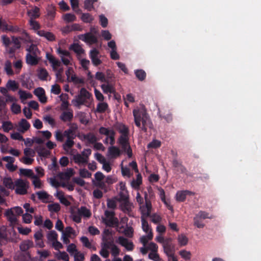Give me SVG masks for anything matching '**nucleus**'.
Returning a JSON list of instances; mask_svg holds the SVG:
<instances>
[{"mask_svg":"<svg viewBox=\"0 0 261 261\" xmlns=\"http://www.w3.org/2000/svg\"><path fill=\"white\" fill-rule=\"evenodd\" d=\"M135 122L136 125L144 131L147 127L151 128L152 126L146 110L143 107L136 109L133 111Z\"/></svg>","mask_w":261,"mask_h":261,"instance_id":"1","label":"nucleus"},{"mask_svg":"<svg viewBox=\"0 0 261 261\" xmlns=\"http://www.w3.org/2000/svg\"><path fill=\"white\" fill-rule=\"evenodd\" d=\"M93 101L92 95L85 88L80 89L78 95L72 100V105L77 109H80L81 106L84 105L87 107H90Z\"/></svg>","mask_w":261,"mask_h":261,"instance_id":"2","label":"nucleus"},{"mask_svg":"<svg viewBox=\"0 0 261 261\" xmlns=\"http://www.w3.org/2000/svg\"><path fill=\"white\" fill-rule=\"evenodd\" d=\"M90 210L85 206H81L71 210V218L76 223L81 222L82 217L84 219H88L91 216Z\"/></svg>","mask_w":261,"mask_h":261,"instance_id":"3","label":"nucleus"},{"mask_svg":"<svg viewBox=\"0 0 261 261\" xmlns=\"http://www.w3.org/2000/svg\"><path fill=\"white\" fill-rule=\"evenodd\" d=\"M145 203H144L143 199L140 193L138 192L136 196L137 201L140 205V208L143 216H149L151 212V204L147 198V194L145 193Z\"/></svg>","mask_w":261,"mask_h":261,"instance_id":"4","label":"nucleus"},{"mask_svg":"<svg viewBox=\"0 0 261 261\" xmlns=\"http://www.w3.org/2000/svg\"><path fill=\"white\" fill-rule=\"evenodd\" d=\"M47 243L56 250H59L63 248L61 243L58 240V235L57 233L52 230L49 231L46 236Z\"/></svg>","mask_w":261,"mask_h":261,"instance_id":"5","label":"nucleus"},{"mask_svg":"<svg viewBox=\"0 0 261 261\" xmlns=\"http://www.w3.org/2000/svg\"><path fill=\"white\" fill-rule=\"evenodd\" d=\"M91 154V149H84L81 153H77L74 155L73 160L74 162L79 165H85L88 163L89 156Z\"/></svg>","mask_w":261,"mask_h":261,"instance_id":"6","label":"nucleus"},{"mask_svg":"<svg viewBox=\"0 0 261 261\" xmlns=\"http://www.w3.org/2000/svg\"><path fill=\"white\" fill-rule=\"evenodd\" d=\"M29 184L27 180L18 179L15 181L14 190L15 193L19 195H24L27 193Z\"/></svg>","mask_w":261,"mask_h":261,"instance_id":"7","label":"nucleus"},{"mask_svg":"<svg viewBox=\"0 0 261 261\" xmlns=\"http://www.w3.org/2000/svg\"><path fill=\"white\" fill-rule=\"evenodd\" d=\"M57 53L61 58L62 63L66 66L72 65L73 59L70 53L60 47L57 49Z\"/></svg>","mask_w":261,"mask_h":261,"instance_id":"8","label":"nucleus"},{"mask_svg":"<svg viewBox=\"0 0 261 261\" xmlns=\"http://www.w3.org/2000/svg\"><path fill=\"white\" fill-rule=\"evenodd\" d=\"M99 133L107 136L105 143L113 145L115 143V133L112 129L102 127L99 129Z\"/></svg>","mask_w":261,"mask_h":261,"instance_id":"9","label":"nucleus"},{"mask_svg":"<svg viewBox=\"0 0 261 261\" xmlns=\"http://www.w3.org/2000/svg\"><path fill=\"white\" fill-rule=\"evenodd\" d=\"M128 141V135H121L118 140L119 144L120 145L123 150L127 153L128 157H131L132 152Z\"/></svg>","mask_w":261,"mask_h":261,"instance_id":"10","label":"nucleus"},{"mask_svg":"<svg viewBox=\"0 0 261 261\" xmlns=\"http://www.w3.org/2000/svg\"><path fill=\"white\" fill-rule=\"evenodd\" d=\"M106 218L103 219V222L108 226L117 225L118 220L114 217V212L113 211H106L105 212Z\"/></svg>","mask_w":261,"mask_h":261,"instance_id":"11","label":"nucleus"},{"mask_svg":"<svg viewBox=\"0 0 261 261\" xmlns=\"http://www.w3.org/2000/svg\"><path fill=\"white\" fill-rule=\"evenodd\" d=\"M100 54L96 49H93L90 52V57L93 64L95 66H98L101 63L100 59Z\"/></svg>","mask_w":261,"mask_h":261,"instance_id":"12","label":"nucleus"},{"mask_svg":"<svg viewBox=\"0 0 261 261\" xmlns=\"http://www.w3.org/2000/svg\"><path fill=\"white\" fill-rule=\"evenodd\" d=\"M116 242L123 247H125L127 251H132L134 248V245L133 243L123 237H119Z\"/></svg>","mask_w":261,"mask_h":261,"instance_id":"13","label":"nucleus"},{"mask_svg":"<svg viewBox=\"0 0 261 261\" xmlns=\"http://www.w3.org/2000/svg\"><path fill=\"white\" fill-rule=\"evenodd\" d=\"M46 56L47 60L51 64V66L53 69L55 71L59 70V68L62 66L61 62L58 59H56L53 56L48 53H47Z\"/></svg>","mask_w":261,"mask_h":261,"instance_id":"14","label":"nucleus"},{"mask_svg":"<svg viewBox=\"0 0 261 261\" xmlns=\"http://www.w3.org/2000/svg\"><path fill=\"white\" fill-rule=\"evenodd\" d=\"M120 150L118 147L111 146L108 148L107 156L109 159H115L120 155Z\"/></svg>","mask_w":261,"mask_h":261,"instance_id":"15","label":"nucleus"},{"mask_svg":"<svg viewBox=\"0 0 261 261\" xmlns=\"http://www.w3.org/2000/svg\"><path fill=\"white\" fill-rule=\"evenodd\" d=\"M5 216L12 225H15L17 222V216L15 214L12 208L8 209L5 213Z\"/></svg>","mask_w":261,"mask_h":261,"instance_id":"16","label":"nucleus"},{"mask_svg":"<svg viewBox=\"0 0 261 261\" xmlns=\"http://www.w3.org/2000/svg\"><path fill=\"white\" fill-rule=\"evenodd\" d=\"M176 241L178 247H182L187 246L189 242L188 237L184 233H180L176 237Z\"/></svg>","mask_w":261,"mask_h":261,"instance_id":"17","label":"nucleus"},{"mask_svg":"<svg viewBox=\"0 0 261 261\" xmlns=\"http://www.w3.org/2000/svg\"><path fill=\"white\" fill-rule=\"evenodd\" d=\"M80 39L90 44L94 43L97 41L96 38L91 33L81 35Z\"/></svg>","mask_w":261,"mask_h":261,"instance_id":"18","label":"nucleus"},{"mask_svg":"<svg viewBox=\"0 0 261 261\" xmlns=\"http://www.w3.org/2000/svg\"><path fill=\"white\" fill-rule=\"evenodd\" d=\"M34 93L41 102L45 103L46 102L47 98L45 95V91L42 88H36L35 89Z\"/></svg>","mask_w":261,"mask_h":261,"instance_id":"19","label":"nucleus"},{"mask_svg":"<svg viewBox=\"0 0 261 261\" xmlns=\"http://www.w3.org/2000/svg\"><path fill=\"white\" fill-rule=\"evenodd\" d=\"M39 60V55H31L30 54H27L26 55V62L29 65H36L38 64Z\"/></svg>","mask_w":261,"mask_h":261,"instance_id":"20","label":"nucleus"},{"mask_svg":"<svg viewBox=\"0 0 261 261\" xmlns=\"http://www.w3.org/2000/svg\"><path fill=\"white\" fill-rule=\"evenodd\" d=\"M0 29L3 31H10L12 32H17L19 31L18 27L16 26L13 27L12 25H8L1 19H0Z\"/></svg>","mask_w":261,"mask_h":261,"instance_id":"21","label":"nucleus"},{"mask_svg":"<svg viewBox=\"0 0 261 261\" xmlns=\"http://www.w3.org/2000/svg\"><path fill=\"white\" fill-rule=\"evenodd\" d=\"M17 126L18 130L23 133L29 129L30 124L25 119H22L18 122Z\"/></svg>","mask_w":261,"mask_h":261,"instance_id":"22","label":"nucleus"},{"mask_svg":"<svg viewBox=\"0 0 261 261\" xmlns=\"http://www.w3.org/2000/svg\"><path fill=\"white\" fill-rule=\"evenodd\" d=\"M18 94L21 102L23 103H25V101L27 99H31L33 97V95L31 93L21 89L18 90Z\"/></svg>","mask_w":261,"mask_h":261,"instance_id":"23","label":"nucleus"},{"mask_svg":"<svg viewBox=\"0 0 261 261\" xmlns=\"http://www.w3.org/2000/svg\"><path fill=\"white\" fill-rule=\"evenodd\" d=\"M101 88L104 93L111 94L115 92V88L112 84L108 83L107 81L102 84L101 86Z\"/></svg>","mask_w":261,"mask_h":261,"instance_id":"24","label":"nucleus"},{"mask_svg":"<svg viewBox=\"0 0 261 261\" xmlns=\"http://www.w3.org/2000/svg\"><path fill=\"white\" fill-rule=\"evenodd\" d=\"M37 34L40 37H44L49 41H53L55 40V35L51 32L45 31L44 30L38 31Z\"/></svg>","mask_w":261,"mask_h":261,"instance_id":"25","label":"nucleus"},{"mask_svg":"<svg viewBox=\"0 0 261 261\" xmlns=\"http://www.w3.org/2000/svg\"><path fill=\"white\" fill-rule=\"evenodd\" d=\"M95 179L96 181V185L99 187H103L105 186V182L103 180L105 179V176L101 172H97L94 174Z\"/></svg>","mask_w":261,"mask_h":261,"instance_id":"26","label":"nucleus"},{"mask_svg":"<svg viewBox=\"0 0 261 261\" xmlns=\"http://www.w3.org/2000/svg\"><path fill=\"white\" fill-rule=\"evenodd\" d=\"M192 193L189 191H178L176 194V200L179 202L184 201L187 195H191Z\"/></svg>","mask_w":261,"mask_h":261,"instance_id":"27","label":"nucleus"},{"mask_svg":"<svg viewBox=\"0 0 261 261\" xmlns=\"http://www.w3.org/2000/svg\"><path fill=\"white\" fill-rule=\"evenodd\" d=\"M73 174V169L69 168L67 169V170L66 172L60 173L58 177H59L61 179V180L68 181L70 177L72 176Z\"/></svg>","mask_w":261,"mask_h":261,"instance_id":"28","label":"nucleus"},{"mask_svg":"<svg viewBox=\"0 0 261 261\" xmlns=\"http://www.w3.org/2000/svg\"><path fill=\"white\" fill-rule=\"evenodd\" d=\"M27 13L31 19L36 18L40 16L39 9L37 7H33L28 11Z\"/></svg>","mask_w":261,"mask_h":261,"instance_id":"29","label":"nucleus"},{"mask_svg":"<svg viewBox=\"0 0 261 261\" xmlns=\"http://www.w3.org/2000/svg\"><path fill=\"white\" fill-rule=\"evenodd\" d=\"M3 183L4 186L11 190L14 189L15 181H13L12 179L10 177H5L3 179Z\"/></svg>","mask_w":261,"mask_h":261,"instance_id":"30","label":"nucleus"},{"mask_svg":"<svg viewBox=\"0 0 261 261\" xmlns=\"http://www.w3.org/2000/svg\"><path fill=\"white\" fill-rule=\"evenodd\" d=\"M81 138L87 143H94L96 141V137L92 134L82 135Z\"/></svg>","mask_w":261,"mask_h":261,"instance_id":"31","label":"nucleus"},{"mask_svg":"<svg viewBox=\"0 0 261 261\" xmlns=\"http://www.w3.org/2000/svg\"><path fill=\"white\" fill-rule=\"evenodd\" d=\"M148 216H143L142 215L141 217V222H142V228L143 230L146 232L147 234L152 232L151 228L149 225L148 222L145 220L144 217H147Z\"/></svg>","mask_w":261,"mask_h":261,"instance_id":"32","label":"nucleus"},{"mask_svg":"<svg viewBox=\"0 0 261 261\" xmlns=\"http://www.w3.org/2000/svg\"><path fill=\"white\" fill-rule=\"evenodd\" d=\"M137 173L136 179H133L130 183L132 188L135 189H138L142 182L141 174L139 173Z\"/></svg>","mask_w":261,"mask_h":261,"instance_id":"33","label":"nucleus"},{"mask_svg":"<svg viewBox=\"0 0 261 261\" xmlns=\"http://www.w3.org/2000/svg\"><path fill=\"white\" fill-rule=\"evenodd\" d=\"M55 257L59 260H63V261H69V257L68 254L65 251L57 252L54 253Z\"/></svg>","mask_w":261,"mask_h":261,"instance_id":"34","label":"nucleus"},{"mask_svg":"<svg viewBox=\"0 0 261 261\" xmlns=\"http://www.w3.org/2000/svg\"><path fill=\"white\" fill-rule=\"evenodd\" d=\"M179 255L180 257L185 260H190L192 254L190 251L186 249H181L178 252Z\"/></svg>","mask_w":261,"mask_h":261,"instance_id":"35","label":"nucleus"},{"mask_svg":"<svg viewBox=\"0 0 261 261\" xmlns=\"http://www.w3.org/2000/svg\"><path fill=\"white\" fill-rule=\"evenodd\" d=\"M55 196L59 199L60 201L65 205H69L70 203L67 198L64 196L63 193L61 191H57Z\"/></svg>","mask_w":261,"mask_h":261,"instance_id":"36","label":"nucleus"},{"mask_svg":"<svg viewBox=\"0 0 261 261\" xmlns=\"http://www.w3.org/2000/svg\"><path fill=\"white\" fill-rule=\"evenodd\" d=\"M33 243L30 240H25L20 244V249L23 251H27L31 247H33Z\"/></svg>","mask_w":261,"mask_h":261,"instance_id":"37","label":"nucleus"},{"mask_svg":"<svg viewBox=\"0 0 261 261\" xmlns=\"http://www.w3.org/2000/svg\"><path fill=\"white\" fill-rule=\"evenodd\" d=\"M19 87L18 84L14 80H9L6 84V87L8 89L15 91L18 89Z\"/></svg>","mask_w":261,"mask_h":261,"instance_id":"38","label":"nucleus"},{"mask_svg":"<svg viewBox=\"0 0 261 261\" xmlns=\"http://www.w3.org/2000/svg\"><path fill=\"white\" fill-rule=\"evenodd\" d=\"M13 128L14 125L11 122L6 121L2 122V128L4 132L8 133L10 130L13 129Z\"/></svg>","mask_w":261,"mask_h":261,"instance_id":"39","label":"nucleus"},{"mask_svg":"<svg viewBox=\"0 0 261 261\" xmlns=\"http://www.w3.org/2000/svg\"><path fill=\"white\" fill-rule=\"evenodd\" d=\"M81 241L82 242L83 245L86 247L93 250H96L95 247L92 244L90 241H89V239L86 237H82L81 238Z\"/></svg>","mask_w":261,"mask_h":261,"instance_id":"40","label":"nucleus"},{"mask_svg":"<svg viewBox=\"0 0 261 261\" xmlns=\"http://www.w3.org/2000/svg\"><path fill=\"white\" fill-rule=\"evenodd\" d=\"M119 197L118 200L126 204L128 197L127 191H119Z\"/></svg>","mask_w":261,"mask_h":261,"instance_id":"41","label":"nucleus"},{"mask_svg":"<svg viewBox=\"0 0 261 261\" xmlns=\"http://www.w3.org/2000/svg\"><path fill=\"white\" fill-rule=\"evenodd\" d=\"M115 128L121 134V135H125L128 134L127 128L123 124L118 123L116 124Z\"/></svg>","mask_w":261,"mask_h":261,"instance_id":"42","label":"nucleus"},{"mask_svg":"<svg viewBox=\"0 0 261 261\" xmlns=\"http://www.w3.org/2000/svg\"><path fill=\"white\" fill-rule=\"evenodd\" d=\"M73 117L71 111H65L62 113L60 116L61 119L64 121H70Z\"/></svg>","mask_w":261,"mask_h":261,"instance_id":"43","label":"nucleus"},{"mask_svg":"<svg viewBox=\"0 0 261 261\" xmlns=\"http://www.w3.org/2000/svg\"><path fill=\"white\" fill-rule=\"evenodd\" d=\"M26 50L28 51L27 54L37 55H39L40 54V51L37 46L34 44H31L29 47L27 48Z\"/></svg>","mask_w":261,"mask_h":261,"instance_id":"44","label":"nucleus"},{"mask_svg":"<svg viewBox=\"0 0 261 261\" xmlns=\"http://www.w3.org/2000/svg\"><path fill=\"white\" fill-rule=\"evenodd\" d=\"M153 238V233L150 232L140 238V242L143 246H146L147 242Z\"/></svg>","mask_w":261,"mask_h":261,"instance_id":"45","label":"nucleus"},{"mask_svg":"<svg viewBox=\"0 0 261 261\" xmlns=\"http://www.w3.org/2000/svg\"><path fill=\"white\" fill-rule=\"evenodd\" d=\"M74 144L73 141L70 138L67 139V141L63 145L64 149L67 152V153L70 154L71 153V147L73 146Z\"/></svg>","mask_w":261,"mask_h":261,"instance_id":"46","label":"nucleus"},{"mask_svg":"<svg viewBox=\"0 0 261 261\" xmlns=\"http://www.w3.org/2000/svg\"><path fill=\"white\" fill-rule=\"evenodd\" d=\"M4 70L8 75H12L14 74V72L12 69V64L10 61H6L4 64Z\"/></svg>","mask_w":261,"mask_h":261,"instance_id":"47","label":"nucleus"},{"mask_svg":"<svg viewBox=\"0 0 261 261\" xmlns=\"http://www.w3.org/2000/svg\"><path fill=\"white\" fill-rule=\"evenodd\" d=\"M69 48L73 50L78 55H82L84 52L82 47L78 44H73L70 46Z\"/></svg>","mask_w":261,"mask_h":261,"instance_id":"48","label":"nucleus"},{"mask_svg":"<svg viewBox=\"0 0 261 261\" xmlns=\"http://www.w3.org/2000/svg\"><path fill=\"white\" fill-rule=\"evenodd\" d=\"M108 109V105L107 103L103 101H101L97 104L96 111L98 112L102 113L105 112Z\"/></svg>","mask_w":261,"mask_h":261,"instance_id":"49","label":"nucleus"},{"mask_svg":"<svg viewBox=\"0 0 261 261\" xmlns=\"http://www.w3.org/2000/svg\"><path fill=\"white\" fill-rule=\"evenodd\" d=\"M43 121L49 124L52 127L55 125V120L54 118L50 115H45L43 117Z\"/></svg>","mask_w":261,"mask_h":261,"instance_id":"50","label":"nucleus"},{"mask_svg":"<svg viewBox=\"0 0 261 261\" xmlns=\"http://www.w3.org/2000/svg\"><path fill=\"white\" fill-rule=\"evenodd\" d=\"M66 75L67 76V80L68 82H70L72 80V77L74 78L76 74H75L72 68L69 67L65 72Z\"/></svg>","mask_w":261,"mask_h":261,"instance_id":"51","label":"nucleus"},{"mask_svg":"<svg viewBox=\"0 0 261 261\" xmlns=\"http://www.w3.org/2000/svg\"><path fill=\"white\" fill-rule=\"evenodd\" d=\"M20 173L24 176L30 177L31 179L35 176L31 169H20Z\"/></svg>","mask_w":261,"mask_h":261,"instance_id":"52","label":"nucleus"},{"mask_svg":"<svg viewBox=\"0 0 261 261\" xmlns=\"http://www.w3.org/2000/svg\"><path fill=\"white\" fill-rule=\"evenodd\" d=\"M10 109L14 114H18L21 112V107L17 102L12 103Z\"/></svg>","mask_w":261,"mask_h":261,"instance_id":"53","label":"nucleus"},{"mask_svg":"<svg viewBox=\"0 0 261 261\" xmlns=\"http://www.w3.org/2000/svg\"><path fill=\"white\" fill-rule=\"evenodd\" d=\"M63 20L66 22H72L75 20V16L71 13H67L63 16Z\"/></svg>","mask_w":261,"mask_h":261,"instance_id":"54","label":"nucleus"},{"mask_svg":"<svg viewBox=\"0 0 261 261\" xmlns=\"http://www.w3.org/2000/svg\"><path fill=\"white\" fill-rule=\"evenodd\" d=\"M48 73L46 70L40 69L38 72V77L41 80H47L48 77Z\"/></svg>","mask_w":261,"mask_h":261,"instance_id":"55","label":"nucleus"},{"mask_svg":"<svg viewBox=\"0 0 261 261\" xmlns=\"http://www.w3.org/2000/svg\"><path fill=\"white\" fill-rule=\"evenodd\" d=\"M79 173L82 178H90L92 176V174L85 168L80 169Z\"/></svg>","mask_w":261,"mask_h":261,"instance_id":"56","label":"nucleus"},{"mask_svg":"<svg viewBox=\"0 0 261 261\" xmlns=\"http://www.w3.org/2000/svg\"><path fill=\"white\" fill-rule=\"evenodd\" d=\"M161 141L155 139V140H152V142H151L147 145V147L148 148L155 149V148L160 147L161 146Z\"/></svg>","mask_w":261,"mask_h":261,"instance_id":"57","label":"nucleus"},{"mask_svg":"<svg viewBox=\"0 0 261 261\" xmlns=\"http://www.w3.org/2000/svg\"><path fill=\"white\" fill-rule=\"evenodd\" d=\"M33 185L34 186L35 188L40 189L42 187V183L41 181L39 179L37 176H35L32 179Z\"/></svg>","mask_w":261,"mask_h":261,"instance_id":"58","label":"nucleus"},{"mask_svg":"<svg viewBox=\"0 0 261 261\" xmlns=\"http://www.w3.org/2000/svg\"><path fill=\"white\" fill-rule=\"evenodd\" d=\"M121 172L124 177L130 178L133 175L130 169L126 167L121 166Z\"/></svg>","mask_w":261,"mask_h":261,"instance_id":"59","label":"nucleus"},{"mask_svg":"<svg viewBox=\"0 0 261 261\" xmlns=\"http://www.w3.org/2000/svg\"><path fill=\"white\" fill-rule=\"evenodd\" d=\"M70 82H73L75 85L81 86L84 84L85 81L83 78L78 77L76 75L74 78L72 77V80Z\"/></svg>","mask_w":261,"mask_h":261,"instance_id":"60","label":"nucleus"},{"mask_svg":"<svg viewBox=\"0 0 261 261\" xmlns=\"http://www.w3.org/2000/svg\"><path fill=\"white\" fill-rule=\"evenodd\" d=\"M86 114L85 113L80 112L77 113V116L79 117L80 121L83 124H87L88 120L86 117Z\"/></svg>","mask_w":261,"mask_h":261,"instance_id":"61","label":"nucleus"},{"mask_svg":"<svg viewBox=\"0 0 261 261\" xmlns=\"http://www.w3.org/2000/svg\"><path fill=\"white\" fill-rule=\"evenodd\" d=\"M61 186L66 188L69 191H72L74 189L73 185L69 183L68 181L61 180Z\"/></svg>","mask_w":261,"mask_h":261,"instance_id":"62","label":"nucleus"},{"mask_svg":"<svg viewBox=\"0 0 261 261\" xmlns=\"http://www.w3.org/2000/svg\"><path fill=\"white\" fill-rule=\"evenodd\" d=\"M67 251L71 255H73L78 251L76 246L74 244H69L67 247Z\"/></svg>","mask_w":261,"mask_h":261,"instance_id":"63","label":"nucleus"},{"mask_svg":"<svg viewBox=\"0 0 261 261\" xmlns=\"http://www.w3.org/2000/svg\"><path fill=\"white\" fill-rule=\"evenodd\" d=\"M72 256L74 257V261H83L85 258L84 254L79 251Z\"/></svg>","mask_w":261,"mask_h":261,"instance_id":"64","label":"nucleus"}]
</instances>
